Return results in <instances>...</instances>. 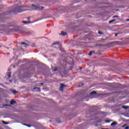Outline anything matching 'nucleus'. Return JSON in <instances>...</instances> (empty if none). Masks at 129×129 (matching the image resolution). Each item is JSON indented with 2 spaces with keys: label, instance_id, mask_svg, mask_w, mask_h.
<instances>
[{
  "label": "nucleus",
  "instance_id": "f257e3e1",
  "mask_svg": "<svg viewBox=\"0 0 129 129\" xmlns=\"http://www.w3.org/2000/svg\"><path fill=\"white\" fill-rule=\"evenodd\" d=\"M32 7H34L35 10H43L44 9V7L41 6L40 5H32Z\"/></svg>",
  "mask_w": 129,
  "mask_h": 129
},
{
  "label": "nucleus",
  "instance_id": "f03ea898",
  "mask_svg": "<svg viewBox=\"0 0 129 129\" xmlns=\"http://www.w3.org/2000/svg\"><path fill=\"white\" fill-rule=\"evenodd\" d=\"M64 87H65V85H64L63 84H60L59 89V91H63V88H64Z\"/></svg>",
  "mask_w": 129,
  "mask_h": 129
},
{
  "label": "nucleus",
  "instance_id": "7ed1b4c3",
  "mask_svg": "<svg viewBox=\"0 0 129 129\" xmlns=\"http://www.w3.org/2000/svg\"><path fill=\"white\" fill-rule=\"evenodd\" d=\"M21 44L24 45V47H25V48H27V47L29 46V44H27L26 42H21Z\"/></svg>",
  "mask_w": 129,
  "mask_h": 129
},
{
  "label": "nucleus",
  "instance_id": "20e7f679",
  "mask_svg": "<svg viewBox=\"0 0 129 129\" xmlns=\"http://www.w3.org/2000/svg\"><path fill=\"white\" fill-rule=\"evenodd\" d=\"M16 103H17V102H16V101H15L14 100H12V101L10 103L11 105H14L16 104Z\"/></svg>",
  "mask_w": 129,
  "mask_h": 129
},
{
  "label": "nucleus",
  "instance_id": "39448f33",
  "mask_svg": "<svg viewBox=\"0 0 129 129\" xmlns=\"http://www.w3.org/2000/svg\"><path fill=\"white\" fill-rule=\"evenodd\" d=\"M59 35H61V36H66L67 35V33L65 32L61 31V33L59 34Z\"/></svg>",
  "mask_w": 129,
  "mask_h": 129
},
{
  "label": "nucleus",
  "instance_id": "423d86ee",
  "mask_svg": "<svg viewBox=\"0 0 129 129\" xmlns=\"http://www.w3.org/2000/svg\"><path fill=\"white\" fill-rule=\"evenodd\" d=\"M90 95H96V92L95 91H94L93 92H92L91 93H90Z\"/></svg>",
  "mask_w": 129,
  "mask_h": 129
},
{
  "label": "nucleus",
  "instance_id": "0eeeda50",
  "mask_svg": "<svg viewBox=\"0 0 129 129\" xmlns=\"http://www.w3.org/2000/svg\"><path fill=\"white\" fill-rule=\"evenodd\" d=\"M117 124V123L116 122L114 121L111 123V126H112L113 125H116Z\"/></svg>",
  "mask_w": 129,
  "mask_h": 129
},
{
  "label": "nucleus",
  "instance_id": "6e6552de",
  "mask_svg": "<svg viewBox=\"0 0 129 129\" xmlns=\"http://www.w3.org/2000/svg\"><path fill=\"white\" fill-rule=\"evenodd\" d=\"M22 23H23V24H30L31 22H29V21H22Z\"/></svg>",
  "mask_w": 129,
  "mask_h": 129
},
{
  "label": "nucleus",
  "instance_id": "1a4fd4ad",
  "mask_svg": "<svg viewBox=\"0 0 129 129\" xmlns=\"http://www.w3.org/2000/svg\"><path fill=\"white\" fill-rule=\"evenodd\" d=\"M33 89H34V90L37 89V91H39V92L41 91V90H40V88H39L35 87V88H34Z\"/></svg>",
  "mask_w": 129,
  "mask_h": 129
},
{
  "label": "nucleus",
  "instance_id": "9d476101",
  "mask_svg": "<svg viewBox=\"0 0 129 129\" xmlns=\"http://www.w3.org/2000/svg\"><path fill=\"white\" fill-rule=\"evenodd\" d=\"M128 106H122V108H124V109H127V108H128Z\"/></svg>",
  "mask_w": 129,
  "mask_h": 129
},
{
  "label": "nucleus",
  "instance_id": "9b49d317",
  "mask_svg": "<svg viewBox=\"0 0 129 129\" xmlns=\"http://www.w3.org/2000/svg\"><path fill=\"white\" fill-rule=\"evenodd\" d=\"M23 125H26L28 127H31L32 126L31 125H28V124H25V123H23Z\"/></svg>",
  "mask_w": 129,
  "mask_h": 129
},
{
  "label": "nucleus",
  "instance_id": "f8f14e48",
  "mask_svg": "<svg viewBox=\"0 0 129 129\" xmlns=\"http://www.w3.org/2000/svg\"><path fill=\"white\" fill-rule=\"evenodd\" d=\"M93 53H94V51H90L89 53V56H91Z\"/></svg>",
  "mask_w": 129,
  "mask_h": 129
},
{
  "label": "nucleus",
  "instance_id": "ddd939ff",
  "mask_svg": "<svg viewBox=\"0 0 129 129\" xmlns=\"http://www.w3.org/2000/svg\"><path fill=\"white\" fill-rule=\"evenodd\" d=\"M12 92L14 93V94H17V93H18V91H16L15 90H13Z\"/></svg>",
  "mask_w": 129,
  "mask_h": 129
},
{
  "label": "nucleus",
  "instance_id": "4468645a",
  "mask_svg": "<svg viewBox=\"0 0 129 129\" xmlns=\"http://www.w3.org/2000/svg\"><path fill=\"white\" fill-rule=\"evenodd\" d=\"M113 22H115V20H111L109 21V24H111V23H113Z\"/></svg>",
  "mask_w": 129,
  "mask_h": 129
},
{
  "label": "nucleus",
  "instance_id": "2eb2a0df",
  "mask_svg": "<svg viewBox=\"0 0 129 129\" xmlns=\"http://www.w3.org/2000/svg\"><path fill=\"white\" fill-rule=\"evenodd\" d=\"M11 75H12V74L11 73H8V77H9V78H10V77H11Z\"/></svg>",
  "mask_w": 129,
  "mask_h": 129
},
{
  "label": "nucleus",
  "instance_id": "dca6fc26",
  "mask_svg": "<svg viewBox=\"0 0 129 129\" xmlns=\"http://www.w3.org/2000/svg\"><path fill=\"white\" fill-rule=\"evenodd\" d=\"M21 34H27V33H26L25 31H24V30H22V31L21 32Z\"/></svg>",
  "mask_w": 129,
  "mask_h": 129
},
{
  "label": "nucleus",
  "instance_id": "f3484780",
  "mask_svg": "<svg viewBox=\"0 0 129 129\" xmlns=\"http://www.w3.org/2000/svg\"><path fill=\"white\" fill-rule=\"evenodd\" d=\"M98 34H99V35H102L103 34V33L102 32H101V31H99L98 32Z\"/></svg>",
  "mask_w": 129,
  "mask_h": 129
},
{
  "label": "nucleus",
  "instance_id": "a211bd4d",
  "mask_svg": "<svg viewBox=\"0 0 129 129\" xmlns=\"http://www.w3.org/2000/svg\"><path fill=\"white\" fill-rule=\"evenodd\" d=\"M52 71H57V68H54V69H52Z\"/></svg>",
  "mask_w": 129,
  "mask_h": 129
},
{
  "label": "nucleus",
  "instance_id": "6ab92c4d",
  "mask_svg": "<svg viewBox=\"0 0 129 129\" xmlns=\"http://www.w3.org/2000/svg\"><path fill=\"white\" fill-rule=\"evenodd\" d=\"M57 44H59L58 42L54 43L52 44V45H57Z\"/></svg>",
  "mask_w": 129,
  "mask_h": 129
},
{
  "label": "nucleus",
  "instance_id": "aec40b11",
  "mask_svg": "<svg viewBox=\"0 0 129 129\" xmlns=\"http://www.w3.org/2000/svg\"><path fill=\"white\" fill-rule=\"evenodd\" d=\"M113 18H118V16H114L113 17Z\"/></svg>",
  "mask_w": 129,
  "mask_h": 129
},
{
  "label": "nucleus",
  "instance_id": "412c9836",
  "mask_svg": "<svg viewBox=\"0 0 129 129\" xmlns=\"http://www.w3.org/2000/svg\"><path fill=\"white\" fill-rule=\"evenodd\" d=\"M39 85H44V83H41L39 84Z\"/></svg>",
  "mask_w": 129,
  "mask_h": 129
},
{
  "label": "nucleus",
  "instance_id": "4be33fe9",
  "mask_svg": "<svg viewBox=\"0 0 129 129\" xmlns=\"http://www.w3.org/2000/svg\"><path fill=\"white\" fill-rule=\"evenodd\" d=\"M4 124H8L9 123H8V122H4Z\"/></svg>",
  "mask_w": 129,
  "mask_h": 129
},
{
  "label": "nucleus",
  "instance_id": "5701e85b",
  "mask_svg": "<svg viewBox=\"0 0 129 129\" xmlns=\"http://www.w3.org/2000/svg\"><path fill=\"white\" fill-rule=\"evenodd\" d=\"M125 129H129V127H128V126H126V127H125Z\"/></svg>",
  "mask_w": 129,
  "mask_h": 129
},
{
  "label": "nucleus",
  "instance_id": "b1692460",
  "mask_svg": "<svg viewBox=\"0 0 129 129\" xmlns=\"http://www.w3.org/2000/svg\"><path fill=\"white\" fill-rule=\"evenodd\" d=\"M60 51H61V52H64V50H63L62 49H60Z\"/></svg>",
  "mask_w": 129,
  "mask_h": 129
},
{
  "label": "nucleus",
  "instance_id": "393cba45",
  "mask_svg": "<svg viewBox=\"0 0 129 129\" xmlns=\"http://www.w3.org/2000/svg\"><path fill=\"white\" fill-rule=\"evenodd\" d=\"M117 35H118V33H116V34H115V37H116V36H117Z\"/></svg>",
  "mask_w": 129,
  "mask_h": 129
},
{
  "label": "nucleus",
  "instance_id": "a878e982",
  "mask_svg": "<svg viewBox=\"0 0 129 129\" xmlns=\"http://www.w3.org/2000/svg\"><path fill=\"white\" fill-rule=\"evenodd\" d=\"M22 12H24V11H19L18 13H22Z\"/></svg>",
  "mask_w": 129,
  "mask_h": 129
},
{
  "label": "nucleus",
  "instance_id": "bb28decb",
  "mask_svg": "<svg viewBox=\"0 0 129 129\" xmlns=\"http://www.w3.org/2000/svg\"><path fill=\"white\" fill-rule=\"evenodd\" d=\"M106 122H109V121H108V120H106Z\"/></svg>",
  "mask_w": 129,
  "mask_h": 129
},
{
  "label": "nucleus",
  "instance_id": "cd10ccee",
  "mask_svg": "<svg viewBox=\"0 0 129 129\" xmlns=\"http://www.w3.org/2000/svg\"><path fill=\"white\" fill-rule=\"evenodd\" d=\"M7 54H8V55H10V53L8 52V53H7Z\"/></svg>",
  "mask_w": 129,
  "mask_h": 129
},
{
  "label": "nucleus",
  "instance_id": "c85d7f7f",
  "mask_svg": "<svg viewBox=\"0 0 129 129\" xmlns=\"http://www.w3.org/2000/svg\"><path fill=\"white\" fill-rule=\"evenodd\" d=\"M38 21H40V20H37L36 22H38Z\"/></svg>",
  "mask_w": 129,
  "mask_h": 129
},
{
  "label": "nucleus",
  "instance_id": "c756f323",
  "mask_svg": "<svg viewBox=\"0 0 129 129\" xmlns=\"http://www.w3.org/2000/svg\"><path fill=\"white\" fill-rule=\"evenodd\" d=\"M32 47H35V46H34V45H32Z\"/></svg>",
  "mask_w": 129,
  "mask_h": 129
},
{
  "label": "nucleus",
  "instance_id": "7c9ffc66",
  "mask_svg": "<svg viewBox=\"0 0 129 129\" xmlns=\"http://www.w3.org/2000/svg\"><path fill=\"white\" fill-rule=\"evenodd\" d=\"M127 21H129V19H127Z\"/></svg>",
  "mask_w": 129,
  "mask_h": 129
},
{
  "label": "nucleus",
  "instance_id": "2f4dec72",
  "mask_svg": "<svg viewBox=\"0 0 129 129\" xmlns=\"http://www.w3.org/2000/svg\"><path fill=\"white\" fill-rule=\"evenodd\" d=\"M10 82H12V81H11V80H10Z\"/></svg>",
  "mask_w": 129,
  "mask_h": 129
}]
</instances>
